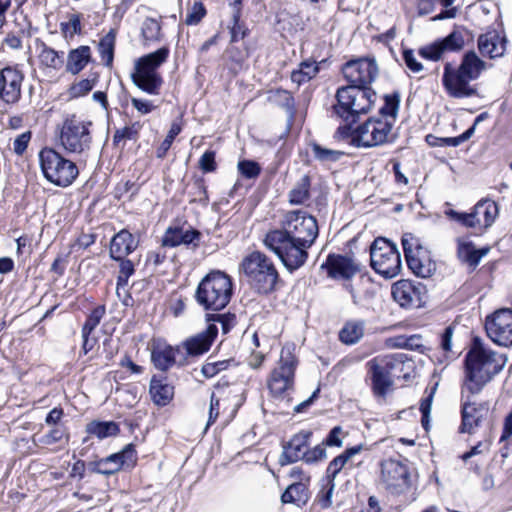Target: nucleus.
Returning <instances> with one entry per match:
<instances>
[{
    "label": "nucleus",
    "instance_id": "obj_7",
    "mask_svg": "<svg viewBox=\"0 0 512 512\" xmlns=\"http://www.w3.org/2000/svg\"><path fill=\"white\" fill-rule=\"evenodd\" d=\"M232 296V281L221 271L206 275L196 290V301L206 310L218 311L227 306Z\"/></svg>",
    "mask_w": 512,
    "mask_h": 512
},
{
    "label": "nucleus",
    "instance_id": "obj_18",
    "mask_svg": "<svg viewBox=\"0 0 512 512\" xmlns=\"http://www.w3.org/2000/svg\"><path fill=\"white\" fill-rule=\"evenodd\" d=\"M24 75L14 66L0 69V99L7 104H14L21 98Z\"/></svg>",
    "mask_w": 512,
    "mask_h": 512
},
{
    "label": "nucleus",
    "instance_id": "obj_11",
    "mask_svg": "<svg viewBox=\"0 0 512 512\" xmlns=\"http://www.w3.org/2000/svg\"><path fill=\"white\" fill-rule=\"evenodd\" d=\"M403 365L394 355L378 356L366 364L367 376L371 382V389L375 397L384 401L394 385L392 372Z\"/></svg>",
    "mask_w": 512,
    "mask_h": 512
},
{
    "label": "nucleus",
    "instance_id": "obj_5",
    "mask_svg": "<svg viewBox=\"0 0 512 512\" xmlns=\"http://www.w3.org/2000/svg\"><path fill=\"white\" fill-rule=\"evenodd\" d=\"M169 53L168 47H161L138 58L131 73L133 84L149 95H158L163 84L158 69L167 61Z\"/></svg>",
    "mask_w": 512,
    "mask_h": 512
},
{
    "label": "nucleus",
    "instance_id": "obj_58",
    "mask_svg": "<svg viewBox=\"0 0 512 512\" xmlns=\"http://www.w3.org/2000/svg\"><path fill=\"white\" fill-rule=\"evenodd\" d=\"M31 140V132H24L16 137L13 143V150L17 155H22Z\"/></svg>",
    "mask_w": 512,
    "mask_h": 512
},
{
    "label": "nucleus",
    "instance_id": "obj_24",
    "mask_svg": "<svg viewBox=\"0 0 512 512\" xmlns=\"http://www.w3.org/2000/svg\"><path fill=\"white\" fill-rule=\"evenodd\" d=\"M321 267L327 269L329 276L344 279L352 277L359 270L351 258L342 255H329Z\"/></svg>",
    "mask_w": 512,
    "mask_h": 512
},
{
    "label": "nucleus",
    "instance_id": "obj_48",
    "mask_svg": "<svg viewBox=\"0 0 512 512\" xmlns=\"http://www.w3.org/2000/svg\"><path fill=\"white\" fill-rule=\"evenodd\" d=\"M104 315L105 307L97 306L87 317L82 328V334H91L93 330L99 325Z\"/></svg>",
    "mask_w": 512,
    "mask_h": 512
},
{
    "label": "nucleus",
    "instance_id": "obj_10",
    "mask_svg": "<svg viewBox=\"0 0 512 512\" xmlns=\"http://www.w3.org/2000/svg\"><path fill=\"white\" fill-rule=\"evenodd\" d=\"M39 161L45 178L61 187L73 183L79 174L77 165L52 148H44L39 153Z\"/></svg>",
    "mask_w": 512,
    "mask_h": 512
},
{
    "label": "nucleus",
    "instance_id": "obj_46",
    "mask_svg": "<svg viewBox=\"0 0 512 512\" xmlns=\"http://www.w3.org/2000/svg\"><path fill=\"white\" fill-rule=\"evenodd\" d=\"M384 105L380 108V115L383 119H391L392 127L394 126L395 119L399 109V97L397 95H386Z\"/></svg>",
    "mask_w": 512,
    "mask_h": 512
},
{
    "label": "nucleus",
    "instance_id": "obj_63",
    "mask_svg": "<svg viewBox=\"0 0 512 512\" xmlns=\"http://www.w3.org/2000/svg\"><path fill=\"white\" fill-rule=\"evenodd\" d=\"M480 123V115L477 116L474 120V123L473 125L467 130L465 131L462 135H460L459 137H455V138H449L447 139L453 146H457L459 145L461 142L467 140L470 138V136L473 134L474 130H475V127Z\"/></svg>",
    "mask_w": 512,
    "mask_h": 512
},
{
    "label": "nucleus",
    "instance_id": "obj_12",
    "mask_svg": "<svg viewBox=\"0 0 512 512\" xmlns=\"http://www.w3.org/2000/svg\"><path fill=\"white\" fill-rule=\"evenodd\" d=\"M294 351V344H287L282 348L277 366L272 370L268 378L269 391L275 397H281L293 389L297 367Z\"/></svg>",
    "mask_w": 512,
    "mask_h": 512
},
{
    "label": "nucleus",
    "instance_id": "obj_40",
    "mask_svg": "<svg viewBox=\"0 0 512 512\" xmlns=\"http://www.w3.org/2000/svg\"><path fill=\"white\" fill-rule=\"evenodd\" d=\"M86 431L88 434L93 435L98 439L102 440L104 438L117 435L119 432V427L113 421H92L87 425Z\"/></svg>",
    "mask_w": 512,
    "mask_h": 512
},
{
    "label": "nucleus",
    "instance_id": "obj_30",
    "mask_svg": "<svg viewBox=\"0 0 512 512\" xmlns=\"http://www.w3.org/2000/svg\"><path fill=\"white\" fill-rule=\"evenodd\" d=\"M506 49V40L502 31L493 29L482 34V57L498 58L503 56Z\"/></svg>",
    "mask_w": 512,
    "mask_h": 512
},
{
    "label": "nucleus",
    "instance_id": "obj_47",
    "mask_svg": "<svg viewBox=\"0 0 512 512\" xmlns=\"http://www.w3.org/2000/svg\"><path fill=\"white\" fill-rule=\"evenodd\" d=\"M120 261V270L117 279V294L120 295V290L123 289L125 291V287L128 284V280L130 276L134 274V265L130 260L122 258Z\"/></svg>",
    "mask_w": 512,
    "mask_h": 512
},
{
    "label": "nucleus",
    "instance_id": "obj_49",
    "mask_svg": "<svg viewBox=\"0 0 512 512\" xmlns=\"http://www.w3.org/2000/svg\"><path fill=\"white\" fill-rule=\"evenodd\" d=\"M334 489L335 482L325 479L322 490L320 491L317 498V503L322 509H327L331 506Z\"/></svg>",
    "mask_w": 512,
    "mask_h": 512
},
{
    "label": "nucleus",
    "instance_id": "obj_6",
    "mask_svg": "<svg viewBox=\"0 0 512 512\" xmlns=\"http://www.w3.org/2000/svg\"><path fill=\"white\" fill-rule=\"evenodd\" d=\"M91 126L92 122L76 114L67 115L60 128V146L68 154L87 158L92 146Z\"/></svg>",
    "mask_w": 512,
    "mask_h": 512
},
{
    "label": "nucleus",
    "instance_id": "obj_45",
    "mask_svg": "<svg viewBox=\"0 0 512 512\" xmlns=\"http://www.w3.org/2000/svg\"><path fill=\"white\" fill-rule=\"evenodd\" d=\"M207 11L201 1H195L192 5L188 6L184 23L187 26L198 25L206 16Z\"/></svg>",
    "mask_w": 512,
    "mask_h": 512
},
{
    "label": "nucleus",
    "instance_id": "obj_29",
    "mask_svg": "<svg viewBox=\"0 0 512 512\" xmlns=\"http://www.w3.org/2000/svg\"><path fill=\"white\" fill-rule=\"evenodd\" d=\"M507 358L504 354L482 346V384L490 381L505 366Z\"/></svg>",
    "mask_w": 512,
    "mask_h": 512
},
{
    "label": "nucleus",
    "instance_id": "obj_60",
    "mask_svg": "<svg viewBox=\"0 0 512 512\" xmlns=\"http://www.w3.org/2000/svg\"><path fill=\"white\" fill-rule=\"evenodd\" d=\"M403 59L407 67L414 73H419L423 70V65L417 61L412 50H405Z\"/></svg>",
    "mask_w": 512,
    "mask_h": 512
},
{
    "label": "nucleus",
    "instance_id": "obj_51",
    "mask_svg": "<svg viewBox=\"0 0 512 512\" xmlns=\"http://www.w3.org/2000/svg\"><path fill=\"white\" fill-rule=\"evenodd\" d=\"M61 32L65 38H72L81 32V19L79 14H72L67 22L61 23Z\"/></svg>",
    "mask_w": 512,
    "mask_h": 512
},
{
    "label": "nucleus",
    "instance_id": "obj_9",
    "mask_svg": "<svg viewBox=\"0 0 512 512\" xmlns=\"http://www.w3.org/2000/svg\"><path fill=\"white\" fill-rule=\"evenodd\" d=\"M241 268L258 292L266 294L274 290L279 275L265 254L259 251L250 253L243 259Z\"/></svg>",
    "mask_w": 512,
    "mask_h": 512
},
{
    "label": "nucleus",
    "instance_id": "obj_36",
    "mask_svg": "<svg viewBox=\"0 0 512 512\" xmlns=\"http://www.w3.org/2000/svg\"><path fill=\"white\" fill-rule=\"evenodd\" d=\"M365 322L362 320H351L345 323L339 332L341 342L353 345L364 336Z\"/></svg>",
    "mask_w": 512,
    "mask_h": 512
},
{
    "label": "nucleus",
    "instance_id": "obj_52",
    "mask_svg": "<svg viewBox=\"0 0 512 512\" xmlns=\"http://www.w3.org/2000/svg\"><path fill=\"white\" fill-rule=\"evenodd\" d=\"M237 167L241 175L248 179L257 178L261 172L260 165L252 160L239 161Z\"/></svg>",
    "mask_w": 512,
    "mask_h": 512
},
{
    "label": "nucleus",
    "instance_id": "obj_37",
    "mask_svg": "<svg viewBox=\"0 0 512 512\" xmlns=\"http://www.w3.org/2000/svg\"><path fill=\"white\" fill-rule=\"evenodd\" d=\"M308 499V488L302 482H296L289 485L281 496L282 503H292L297 506L306 504Z\"/></svg>",
    "mask_w": 512,
    "mask_h": 512
},
{
    "label": "nucleus",
    "instance_id": "obj_38",
    "mask_svg": "<svg viewBox=\"0 0 512 512\" xmlns=\"http://www.w3.org/2000/svg\"><path fill=\"white\" fill-rule=\"evenodd\" d=\"M310 178L303 175L288 193L289 202L293 205H303L310 198Z\"/></svg>",
    "mask_w": 512,
    "mask_h": 512
},
{
    "label": "nucleus",
    "instance_id": "obj_56",
    "mask_svg": "<svg viewBox=\"0 0 512 512\" xmlns=\"http://www.w3.org/2000/svg\"><path fill=\"white\" fill-rule=\"evenodd\" d=\"M199 167L203 172H213L216 169L215 152L206 151L199 160Z\"/></svg>",
    "mask_w": 512,
    "mask_h": 512
},
{
    "label": "nucleus",
    "instance_id": "obj_14",
    "mask_svg": "<svg viewBox=\"0 0 512 512\" xmlns=\"http://www.w3.org/2000/svg\"><path fill=\"white\" fill-rule=\"evenodd\" d=\"M402 246L409 269L418 277H431L436 271V263L431 258L430 251L424 247L418 238L405 234Z\"/></svg>",
    "mask_w": 512,
    "mask_h": 512
},
{
    "label": "nucleus",
    "instance_id": "obj_31",
    "mask_svg": "<svg viewBox=\"0 0 512 512\" xmlns=\"http://www.w3.org/2000/svg\"><path fill=\"white\" fill-rule=\"evenodd\" d=\"M65 60L64 67L66 72L77 75L91 61V49L86 45L71 49L65 57Z\"/></svg>",
    "mask_w": 512,
    "mask_h": 512
},
{
    "label": "nucleus",
    "instance_id": "obj_32",
    "mask_svg": "<svg viewBox=\"0 0 512 512\" xmlns=\"http://www.w3.org/2000/svg\"><path fill=\"white\" fill-rule=\"evenodd\" d=\"M178 352V348L158 341L153 346L151 358L156 368L164 371L175 363L176 353Z\"/></svg>",
    "mask_w": 512,
    "mask_h": 512
},
{
    "label": "nucleus",
    "instance_id": "obj_26",
    "mask_svg": "<svg viewBox=\"0 0 512 512\" xmlns=\"http://www.w3.org/2000/svg\"><path fill=\"white\" fill-rule=\"evenodd\" d=\"M308 432H301L293 436V438L284 446V450L279 457V463L284 466L300 459H304V449L308 445Z\"/></svg>",
    "mask_w": 512,
    "mask_h": 512
},
{
    "label": "nucleus",
    "instance_id": "obj_41",
    "mask_svg": "<svg viewBox=\"0 0 512 512\" xmlns=\"http://www.w3.org/2000/svg\"><path fill=\"white\" fill-rule=\"evenodd\" d=\"M116 41V32L110 30L101 38L98 44V51L104 64L108 67L112 66L114 59V49Z\"/></svg>",
    "mask_w": 512,
    "mask_h": 512
},
{
    "label": "nucleus",
    "instance_id": "obj_21",
    "mask_svg": "<svg viewBox=\"0 0 512 512\" xmlns=\"http://www.w3.org/2000/svg\"><path fill=\"white\" fill-rule=\"evenodd\" d=\"M464 40L459 32H452L440 41H436L419 49V55L431 61H438L446 52L460 50Z\"/></svg>",
    "mask_w": 512,
    "mask_h": 512
},
{
    "label": "nucleus",
    "instance_id": "obj_61",
    "mask_svg": "<svg viewBox=\"0 0 512 512\" xmlns=\"http://www.w3.org/2000/svg\"><path fill=\"white\" fill-rule=\"evenodd\" d=\"M326 457V450L323 446H316L313 449L307 451L304 455V460L307 463L317 462Z\"/></svg>",
    "mask_w": 512,
    "mask_h": 512
},
{
    "label": "nucleus",
    "instance_id": "obj_28",
    "mask_svg": "<svg viewBox=\"0 0 512 512\" xmlns=\"http://www.w3.org/2000/svg\"><path fill=\"white\" fill-rule=\"evenodd\" d=\"M138 246L134 236L127 230L119 231L111 240L110 256L114 260H122L132 253Z\"/></svg>",
    "mask_w": 512,
    "mask_h": 512
},
{
    "label": "nucleus",
    "instance_id": "obj_4",
    "mask_svg": "<svg viewBox=\"0 0 512 512\" xmlns=\"http://www.w3.org/2000/svg\"><path fill=\"white\" fill-rule=\"evenodd\" d=\"M392 120L383 117H370L355 128L339 127L337 134L350 137L356 147L372 148L388 143L392 138Z\"/></svg>",
    "mask_w": 512,
    "mask_h": 512
},
{
    "label": "nucleus",
    "instance_id": "obj_50",
    "mask_svg": "<svg viewBox=\"0 0 512 512\" xmlns=\"http://www.w3.org/2000/svg\"><path fill=\"white\" fill-rule=\"evenodd\" d=\"M95 86V79H82L72 84L68 90L70 97L78 98L89 93Z\"/></svg>",
    "mask_w": 512,
    "mask_h": 512
},
{
    "label": "nucleus",
    "instance_id": "obj_17",
    "mask_svg": "<svg viewBox=\"0 0 512 512\" xmlns=\"http://www.w3.org/2000/svg\"><path fill=\"white\" fill-rule=\"evenodd\" d=\"M381 482L391 493H403L410 486V474L407 466L399 460H384L381 463Z\"/></svg>",
    "mask_w": 512,
    "mask_h": 512
},
{
    "label": "nucleus",
    "instance_id": "obj_64",
    "mask_svg": "<svg viewBox=\"0 0 512 512\" xmlns=\"http://www.w3.org/2000/svg\"><path fill=\"white\" fill-rule=\"evenodd\" d=\"M64 432L59 428L52 429L48 434L43 436L42 443L51 445L59 442L63 438Z\"/></svg>",
    "mask_w": 512,
    "mask_h": 512
},
{
    "label": "nucleus",
    "instance_id": "obj_59",
    "mask_svg": "<svg viewBox=\"0 0 512 512\" xmlns=\"http://www.w3.org/2000/svg\"><path fill=\"white\" fill-rule=\"evenodd\" d=\"M435 389L436 388H434L426 398L422 399L420 404V411L422 413V425L424 426L425 429H427V423L431 411V405Z\"/></svg>",
    "mask_w": 512,
    "mask_h": 512
},
{
    "label": "nucleus",
    "instance_id": "obj_43",
    "mask_svg": "<svg viewBox=\"0 0 512 512\" xmlns=\"http://www.w3.org/2000/svg\"><path fill=\"white\" fill-rule=\"evenodd\" d=\"M141 34L145 42H156L161 39V25L154 18H146L141 27Z\"/></svg>",
    "mask_w": 512,
    "mask_h": 512
},
{
    "label": "nucleus",
    "instance_id": "obj_2",
    "mask_svg": "<svg viewBox=\"0 0 512 512\" xmlns=\"http://www.w3.org/2000/svg\"><path fill=\"white\" fill-rule=\"evenodd\" d=\"M465 377L462 387V433H474L480 421L478 393L480 391V338H474V347L465 358Z\"/></svg>",
    "mask_w": 512,
    "mask_h": 512
},
{
    "label": "nucleus",
    "instance_id": "obj_15",
    "mask_svg": "<svg viewBox=\"0 0 512 512\" xmlns=\"http://www.w3.org/2000/svg\"><path fill=\"white\" fill-rule=\"evenodd\" d=\"M344 78L349 86L370 88L379 74L378 65L373 58H359L348 61L342 68Z\"/></svg>",
    "mask_w": 512,
    "mask_h": 512
},
{
    "label": "nucleus",
    "instance_id": "obj_53",
    "mask_svg": "<svg viewBox=\"0 0 512 512\" xmlns=\"http://www.w3.org/2000/svg\"><path fill=\"white\" fill-rule=\"evenodd\" d=\"M482 210L485 217V227H490L498 217V205L492 200L482 199Z\"/></svg>",
    "mask_w": 512,
    "mask_h": 512
},
{
    "label": "nucleus",
    "instance_id": "obj_19",
    "mask_svg": "<svg viewBox=\"0 0 512 512\" xmlns=\"http://www.w3.org/2000/svg\"><path fill=\"white\" fill-rule=\"evenodd\" d=\"M425 287L421 283L400 280L392 286L393 299L406 308H418L422 305Z\"/></svg>",
    "mask_w": 512,
    "mask_h": 512
},
{
    "label": "nucleus",
    "instance_id": "obj_13",
    "mask_svg": "<svg viewBox=\"0 0 512 512\" xmlns=\"http://www.w3.org/2000/svg\"><path fill=\"white\" fill-rule=\"evenodd\" d=\"M371 266L384 278L396 277L401 271L400 253L395 244L385 238H377L370 247Z\"/></svg>",
    "mask_w": 512,
    "mask_h": 512
},
{
    "label": "nucleus",
    "instance_id": "obj_55",
    "mask_svg": "<svg viewBox=\"0 0 512 512\" xmlns=\"http://www.w3.org/2000/svg\"><path fill=\"white\" fill-rule=\"evenodd\" d=\"M131 104L142 115L149 114L157 108L152 101L136 97L131 98Z\"/></svg>",
    "mask_w": 512,
    "mask_h": 512
},
{
    "label": "nucleus",
    "instance_id": "obj_34",
    "mask_svg": "<svg viewBox=\"0 0 512 512\" xmlns=\"http://www.w3.org/2000/svg\"><path fill=\"white\" fill-rule=\"evenodd\" d=\"M363 450V445H356L354 447L346 449L341 455L335 457L327 467V480L334 481L338 473L343 469L346 463L356 454Z\"/></svg>",
    "mask_w": 512,
    "mask_h": 512
},
{
    "label": "nucleus",
    "instance_id": "obj_35",
    "mask_svg": "<svg viewBox=\"0 0 512 512\" xmlns=\"http://www.w3.org/2000/svg\"><path fill=\"white\" fill-rule=\"evenodd\" d=\"M445 206H446V208L444 210V215L448 219L455 221L456 223H458L466 228H473L478 224L479 219L477 217V215H478L477 209L480 206V202L476 203L474 205L472 211L469 213L458 212V211L450 208L449 203H446Z\"/></svg>",
    "mask_w": 512,
    "mask_h": 512
},
{
    "label": "nucleus",
    "instance_id": "obj_62",
    "mask_svg": "<svg viewBox=\"0 0 512 512\" xmlns=\"http://www.w3.org/2000/svg\"><path fill=\"white\" fill-rule=\"evenodd\" d=\"M441 5H443L444 7L448 8L444 11H442L440 14L436 15L435 17L432 18L433 21H438V20H444V19H450V18H454L456 16V8H449L455 0H438Z\"/></svg>",
    "mask_w": 512,
    "mask_h": 512
},
{
    "label": "nucleus",
    "instance_id": "obj_27",
    "mask_svg": "<svg viewBox=\"0 0 512 512\" xmlns=\"http://www.w3.org/2000/svg\"><path fill=\"white\" fill-rule=\"evenodd\" d=\"M217 331V327L210 324L205 331L187 339L184 342L187 354L191 356H199L207 352L217 335Z\"/></svg>",
    "mask_w": 512,
    "mask_h": 512
},
{
    "label": "nucleus",
    "instance_id": "obj_23",
    "mask_svg": "<svg viewBox=\"0 0 512 512\" xmlns=\"http://www.w3.org/2000/svg\"><path fill=\"white\" fill-rule=\"evenodd\" d=\"M39 68L45 76L55 77L64 68L65 53L56 51L52 47L42 43L39 47Z\"/></svg>",
    "mask_w": 512,
    "mask_h": 512
},
{
    "label": "nucleus",
    "instance_id": "obj_54",
    "mask_svg": "<svg viewBox=\"0 0 512 512\" xmlns=\"http://www.w3.org/2000/svg\"><path fill=\"white\" fill-rule=\"evenodd\" d=\"M228 364V361L207 362L202 366L201 371L206 378H212L219 372L226 370Z\"/></svg>",
    "mask_w": 512,
    "mask_h": 512
},
{
    "label": "nucleus",
    "instance_id": "obj_22",
    "mask_svg": "<svg viewBox=\"0 0 512 512\" xmlns=\"http://www.w3.org/2000/svg\"><path fill=\"white\" fill-rule=\"evenodd\" d=\"M456 255L458 260L475 270L480 262V247L477 235H464L456 238Z\"/></svg>",
    "mask_w": 512,
    "mask_h": 512
},
{
    "label": "nucleus",
    "instance_id": "obj_1",
    "mask_svg": "<svg viewBox=\"0 0 512 512\" xmlns=\"http://www.w3.org/2000/svg\"><path fill=\"white\" fill-rule=\"evenodd\" d=\"M318 232L315 217L304 210H291L284 214L281 228L265 235L264 245L292 272L305 264L308 250L314 244Z\"/></svg>",
    "mask_w": 512,
    "mask_h": 512
},
{
    "label": "nucleus",
    "instance_id": "obj_3",
    "mask_svg": "<svg viewBox=\"0 0 512 512\" xmlns=\"http://www.w3.org/2000/svg\"><path fill=\"white\" fill-rule=\"evenodd\" d=\"M480 76V58L474 51L467 52L458 69L446 63L442 83L447 93L455 98H463L477 93L472 84Z\"/></svg>",
    "mask_w": 512,
    "mask_h": 512
},
{
    "label": "nucleus",
    "instance_id": "obj_16",
    "mask_svg": "<svg viewBox=\"0 0 512 512\" xmlns=\"http://www.w3.org/2000/svg\"><path fill=\"white\" fill-rule=\"evenodd\" d=\"M488 337L501 346H512V310L503 308L486 317Z\"/></svg>",
    "mask_w": 512,
    "mask_h": 512
},
{
    "label": "nucleus",
    "instance_id": "obj_33",
    "mask_svg": "<svg viewBox=\"0 0 512 512\" xmlns=\"http://www.w3.org/2000/svg\"><path fill=\"white\" fill-rule=\"evenodd\" d=\"M150 395L156 405L165 406L172 400L174 388L165 378L153 377L150 381Z\"/></svg>",
    "mask_w": 512,
    "mask_h": 512
},
{
    "label": "nucleus",
    "instance_id": "obj_20",
    "mask_svg": "<svg viewBox=\"0 0 512 512\" xmlns=\"http://www.w3.org/2000/svg\"><path fill=\"white\" fill-rule=\"evenodd\" d=\"M137 461L133 444L126 445L120 452L114 453L96 463L95 471L99 474L111 475L120 469H130Z\"/></svg>",
    "mask_w": 512,
    "mask_h": 512
},
{
    "label": "nucleus",
    "instance_id": "obj_42",
    "mask_svg": "<svg viewBox=\"0 0 512 512\" xmlns=\"http://www.w3.org/2000/svg\"><path fill=\"white\" fill-rule=\"evenodd\" d=\"M310 147H311V151H312L313 157L316 160H318L320 162H324V163L336 162L344 154L342 151L325 148V147H323L320 144L315 143V142L311 143Z\"/></svg>",
    "mask_w": 512,
    "mask_h": 512
},
{
    "label": "nucleus",
    "instance_id": "obj_39",
    "mask_svg": "<svg viewBox=\"0 0 512 512\" xmlns=\"http://www.w3.org/2000/svg\"><path fill=\"white\" fill-rule=\"evenodd\" d=\"M319 72L317 62L314 60H305L300 63L299 68L291 73L292 82L301 85L310 81Z\"/></svg>",
    "mask_w": 512,
    "mask_h": 512
},
{
    "label": "nucleus",
    "instance_id": "obj_57",
    "mask_svg": "<svg viewBox=\"0 0 512 512\" xmlns=\"http://www.w3.org/2000/svg\"><path fill=\"white\" fill-rule=\"evenodd\" d=\"M221 399V396H218L216 393H212L210 399L209 418L205 429H207L217 419L219 415V405Z\"/></svg>",
    "mask_w": 512,
    "mask_h": 512
},
{
    "label": "nucleus",
    "instance_id": "obj_25",
    "mask_svg": "<svg viewBox=\"0 0 512 512\" xmlns=\"http://www.w3.org/2000/svg\"><path fill=\"white\" fill-rule=\"evenodd\" d=\"M200 239V232L183 227H169L167 228L163 238H162V246L163 247H176L179 245H190L194 244L197 246V242Z\"/></svg>",
    "mask_w": 512,
    "mask_h": 512
},
{
    "label": "nucleus",
    "instance_id": "obj_44",
    "mask_svg": "<svg viewBox=\"0 0 512 512\" xmlns=\"http://www.w3.org/2000/svg\"><path fill=\"white\" fill-rule=\"evenodd\" d=\"M142 127L143 124L140 121H135L130 125L123 127L122 129H118L113 137L114 143L119 144L121 141L124 140L137 139Z\"/></svg>",
    "mask_w": 512,
    "mask_h": 512
},
{
    "label": "nucleus",
    "instance_id": "obj_8",
    "mask_svg": "<svg viewBox=\"0 0 512 512\" xmlns=\"http://www.w3.org/2000/svg\"><path fill=\"white\" fill-rule=\"evenodd\" d=\"M335 97L337 103L333 106L334 113L345 121L368 113L376 101V93L371 88L358 86L340 87Z\"/></svg>",
    "mask_w": 512,
    "mask_h": 512
}]
</instances>
